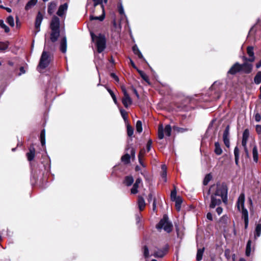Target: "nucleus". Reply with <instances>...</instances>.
<instances>
[{
  "instance_id": "c756f323",
  "label": "nucleus",
  "mask_w": 261,
  "mask_h": 261,
  "mask_svg": "<svg viewBox=\"0 0 261 261\" xmlns=\"http://www.w3.org/2000/svg\"><path fill=\"white\" fill-rule=\"evenodd\" d=\"M40 141L41 145L43 146L45 144V131L43 129L41 130L40 133Z\"/></svg>"
},
{
  "instance_id": "e2e57ef3",
  "label": "nucleus",
  "mask_w": 261,
  "mask_h": 261,
  "mask_svg": "<svg viewBox=\"0 0 261 261\" xmlns=\"http://www.w3.org/2000/svg\"><path fill=\"white\" fill-rule=\"evenodd\" d=\"M206 218L210 221L213 220V216L211 213H208L206 215Z\"/></svg>"
},
{
  "instance_id": "a878e982",
  "label": "nucleus",
  "mask_w": 261,
  "mask_h": 261,
  "mask_svg": "<svg viewBox=\"0 0 261 261\" xmlns=\"http://www.w3.org/2000/svg\"><path fill=\"white\" fill-rule=\"evenodd\" d=\"M134 182V178L132 176H127L125 177L124 183L127 186H130Z\"/></svg>"
},
{
  "instance_id": "ddd939ff",
  "label": "nucleus",
  "mask_w": 261,
  "mask_h": 261,
  "mask_svg": "<svg viewBox=\"0 0 261 261\" xmlns=\"http://www.w3.org/2000/svg\"><path fill=\"white\" fill-rule=\"evenodd\" d=\"M67 8L68 5L67 3L61 5L59 8L57 14L60 17L62 16L66 12Z\"/></svg>"
},
{
  "instance_id": "69168bd1",
  "label": "nucleus",
  "mask_w": 261,
  "mask_h": 261,
  "mask_svg": "<svg viewBox=\"0 0 261 261\" xmlns=\"http://www.w3.org/2000/svg\"><path fill=\"white\" fill-rule=\"evenodd\" d=\"M174 129L177 130L178 132H184L185 130V129H184L182 128H179L177 127H174Z\"/></svg>"
},
{
  "instance_id": "6ab92c4d",
  "label": "nucleus",
  "mask_w": 261,
  "mask_h": 261,
  "mask_svg": "<svg viewBox=\"0 0 261 261\" xmlns=\"http://www.w3.org/2000/svg\"><path fill=\"white\" fill-rule=\"evenodd\" d=\"M35 154V149L34 147H31L29 150V152L27 153V156L28 160L29 161H32L34 157Z\"/></svg>"
},
{
  "instance_id": "774afa93",
  "label": "nucleus",
  "mask_w": 261,
  "mask_h": 261,
  "mask_svg": "<svg viewBox=\"0 0 261 261\" xmlns=\"http://www.w3.org/2000/svg\"><path fill=\"white\" fill-rule=\"evenodd\" d=\"M261 66V61L256 64V67L259 68Z\"/></svg>"
},
{
  "instance_id": "6e6d98bb",
  "label": "nucleus",
  "mask_w": 261,
  "mask_h": 261,
  "mask_svg": "<svg viewBox=\"0 0 261 261\" xmlns=\"http://www.w3.org/2000/svg\"><path fill=\"white\" fill-rule=\"evenodd\" d=\"M225 145L229 148L230 146L229 138L223 139Z\"/></svg>"
},
{
  "instance_id": "f8f14e48",
  "label": "nucleus",
  "mask_w": 261,
  "mask_h": 261,
  "mask_svg": "<svg viewBox=\"0 0 261 261\" xmlns=\"http://www.w3.org/2000/svg\"><path fill=\"white\" fill-rule=\"evenodd\" d=\"M100 10L102 12L101 15L99 16H94L93 15H90V19L91 20H96L101 21L104 19L105 17L104 6H101Z\"/></svg>"
},
{
  "instance_id": "09e8293b",
  "label": "nucleus",
  "mask_w": 261,
  "mask_h": 261,
  "mask_svg": "<svg viewBox=\"0 0 261 261\" xmlns=\"http://www.w3.org/2000/svg\"><path fill=\"white\" fill-rule=\"evenodd\" d=\"M177 197L176 196V190L175 187H174V189L173 190H172L171 192V199L173 201L174 200L176 199Z\"/></svg>"
},
{
  "instance_id": "37998d69",
  "label": "nucleus",
  "mask_w": 261,
  "mask_h": 261,
  "mask_svg": "<svg viewBox=\"0 0 261 261\" xmlns=\"http://www.w3.org/2000/svg\"><path fill=\"white\" fill-rule=\"evenodd\" d=\"M27 69L28 65L27 64L24 65L23 66L20 67L19 68V72L18 74V75H21V74L25 73Z\"/></svg>"
},
{
  "instance_id": "79ce46f5",
  "label": "nucleus",
  "mask_w": 261,
  "mask_h": 261,
  "mask_svg": "<svg viewBox=\"0 0 261 261\" xmlns=\"http://www.w3.org/2000/svg\"><path fill=\"white\" fill-rule=\"evenodd\" d=\"M138 72L141 77L147 83H149V79L148 76L142 71L138 70Z\"/></svg>"
},
{
  "instance_id": "6e6552de",
  "label": "nucleus",
  "mask_w": 261,
  "mask_h": 261,
  "mask_svg": "<svg viewBox=\"0 0 261 261\" xmlns=\"http://www.w3.org/2000/svg\"><path fill=\"white\" fill-rule=\"evenodd\" d=\"M240 67L241 71L246 74H249L252 70L253 65L250 63L244 62L243 64H240Z\"/></svg>"
},
{
  "instance_id": "052dcab7",
  "label": "nucleus",
  "mask_w": 261,
  "mask_h": 261,
  "mask_svg": "<svg viewBox=\"0 0 261 261\" xmlns=\"http://www.w3.org/2000/svg\"><path fill=\"white\" fill-rule=\"evenodd\" d=\"M216 212L217 213V214L220 215L222 214V212H223V209L221 207H218L217 208H216Z\"/></svg>"
},
{
  "instance_id": "72a5a7b5",
  "label": "nucleus",
  "mask_w": 261,
  "mask_h": 261,
  "mask_svg": "<svg viewBox=\"0 0 261 261\" xmlns=\"http://www.w3.org/2000/svg\"><path fill=\"white\" fill-rule=\"evenodd\" d=\"M94 3V7H96L98 5H100V8L101 9V6H103V2L106 4L108 2V0H93Z\"/></svg>"
},
{
  "instance_id": "58836bf2",
  "label": "nucleus",
  "mask_w": 261,
  "mask_h": 261,
  "mask_svg": "<svg viewBox=\"0 0 261 261\" xmlns=\"http://www.w3.org/2000/svg\"><path fill=\"white\" fill-rule=\"evenodd\" d=\"M229 138V126H227L225 128L223 134V139Z\"/></svg>"
},
{
  "instance_id": "393cba45",
  "label": "nucleus",
  "mask_w": 261,
  "mask_h": 261,
  "mask_svg": "<svg viewBox=\"0 0 261 261\" xmlns=\"http://www.w3.org/2000/svg\"><path fill=\"white\" fill-rule=\"evenodd\" d=\"M173 201L175 202V207L177 211L180 210L181 204L182 202V198L180 196H177L176 199L174 200Z\"/></svg>"
},
{
  "instance_id": "dca6fc26",
  "label": "nucleus",
  "mask_w": 261,
  "mask_h": 261,
  "mask_svg": "<svg viewBox=\"0 0 261 261\" xmlns=\"http://www.w3.org/2000/svg\"><path fill=\"white\" fill-rule=\"evenodd\" d=\"M60 35V31L59 30H51L50 33V40L52 42H56Z\"/></svg>"
},
{
  "instance_id": "5701e85b",
  "label": "nucleus",
  "mask_w": 261,
  "mask_h": 261,
  "mask_svg": "<svg viewBox=\"0 0 261 261\" xmlns=\"http://www.w3.org/2000/svg\"><path fill=\"white\" fill-rule=\"evenodd\" d=\"M214 152L217 155H220L222 153V149L220 146V145L218 142L215 143V149Z\"/></svg>"
},
{
  "instance_id": "bb28decb",
  "label": "nucleus",
  "mask_w": 261,
  "mask_h": 261,
  "mask_svg": "<svg viewBox=\"0 0 261 261\" xmlns=\"http://www.w3.org/2000/svg\"><path fill=\"white\" fill-rule=\"evenodd\" d=\"M57 6L56 3L55 2L50 3L47 9L48 13L51 14L54 13L55 9Z\"/></svg>"
},
{
  "instance_id": "e433bc0d",
  "label": "nucleus",
  "mask_w": 261,
  "mask_h": 261,
  "mask_svg": "<svg viewBox=\"0 0 261 261\" xmlns=\"http://www.w3.org/2000/svg\"><path fill=\"white\" fill-rule=\"evenodd\" d=\"M118 10L120 15L124 16L125 17H126L124 13V9L121 3L118 4Z\"/></svg>"
},
{
  "instance_id": "49530a36",
  "label": "nucleus",
  "mask_w": 261,
  "mask_h": 261,
  "mask_svg": "<svg viewBox=\"0 0 261 261\" xmlns=\"http://www.w3.org/2000/svg\"><path fill=\"white\" fill-rule=\"evenodd\" d=\"M7 22L11 27L14 26V22L13 17L11 16H9L7 19Z\"/></svg>"
},
{
  "instance_id": "f257e3e1",
  "label": "nucleus",
  "mask_w": 261,
  "mask_h": 261,
  "mask_svg": "<svg viewBox=\"0 0 261 261\" xmlns=\"http://www.w3.org/2000/svg\"><path fill=\"white\" fill-rule=\"evenodd\" d=\"M211 192H212L210 204L211 208H214L216 206L220 205L222 201L224 203H227L228 188L225 182H219L216 185L211 186L208 191V194H210Z\"/></svg>"
},
{
  "instance_id": "7c9ffc66",
  "label": "nucleus",
  "mask_w": 261,
  "mask_h": 261,
  "mask_svg": "<svg viewBox=\"0 0 261 261\" xmlns=\"http://www.w3.org/2000/svg\"><path fill=\"white\" fill-rule=\"evenodd\" d=\"M234 155L235 159V163L236 165H238L239 160V149L237 146L234 148Z\"/></svg>"
},
{
  "instance_id": "2eb2a0df",
  "label": "nucleus",
  "mask_w": 261,
  "mask_h": 261,
  "mask_svg": "<svg viewBox=\"0 0 261 261\" xmlns=\"http://www.w3.org/2000/svg\"><path fill=\"white\" fill-rule=\"evenodd\" d=\"M142 180L140 178H138L134 184L132 188L131 189V193L133 194H136L138 193V189L139 188V185L141 184Z\"/></svg>"
},
{
  "instance_id": "20e7f679",
  "label": "nucleus",
  "mask_w": 261,
  "mask_h": 261,
  "mask_svg": "<svg viewBox=\"0 0 261 261\" xmlns=\"http://www.w3.org/2000/svg\"><path fill=\"white\" fill-rule=\"evenodd\" d=\"M46 48L45 45L44 49ZM50 54L44 49L40 59L39 64L37 66V70L41 72V70L46 68L50 62Z\"/></svg>"
},
{
  "instance_id": "0eeeda50",
  "label": "nucleus",
  "mask_w": 261,
  "mask_h": 261,
  "mask_svg": "<svg viewBox=\"0 0 261 261\" xmlns=\"http://www.w3.org/2000/svg\"><path fill=\"white\" fill-rule=\"evenodd\" d=\"M43 19V16L40 12H39L37 15L36 20H35V28L36 29V32L35 34L36 35L37 33H38L40 29V25L41 24L42 21Z\"/></svg>"
},
{
  "instance_id": "f03ea898",
  "label": "nucleus",
  "mask_w": 261,
  "mask_h": 261,
  "mask_svg": "<svg viewBox=\"0 0 261 261\" xmlns=\"http://www.w3.org/2000/svg\"><path fill=\"white\" fill-rule=\"evenodd\" d=\"M245 203V194L242 193L238 197L237 206L238 211L241 212L242 215V218L244 219L245 223V228L246 229L248 227L249 220H248V212L246 208L244 206Z\"/></svg>"
},
{
  "instance_id": "13d9d810",
  "label": "nucleus",
  "mask_w": 261,
  "mask_h": 261,
  "mask_svg": "<svg viewBox=\"0 0 261 261\" xmlns=\"http://www.w3.org/2000/svg\"><path fill=\"white\" fill-rule=\"evenodd\" d=\"M111 76L117 82H119V80L118 77L114 73H111Z\"/></svg>"
},
{
  "instance_id": "a18cd8bd",
  "label": "nucleus",
  "mask_w": 261,
  "mask_h": 261,
  "mask_svg": "<svg viewBox=\"0 0 261 261\" xmlns=\"http://www.w3.org/2000/svg\"><path fill=\"white\" fill-rule=\"evenodd\" d=\"M0 27L5 30V32L8 33L10 30L8 27H7L4 22L3 20H0Z\"/></svg>"
},
{
  "instance_id": "f704fd0d",
  "label": "nucleus",
  "mask_w": 261,
  "mask_h": 261,
  "mask_svg": "<svg viewBox=\"0 0 261 261\" xmlns=\"http://www.w3.org/2000/svg\"><path fill=\"white\" fill-rule=\"evenodd\" d=\"M254 83L259 84L261 83V71H258L254 78Z\"/></svg>"
},
{
  "instance_id": "ea45409f",
  "label": "nucleus",
  "mask_w": 261,
  "mask_h": 261,
  "mask_svg": "<svg viewBox=\"0 0 261 261\" xmlns=\"http://www.w3.org/2000/svg\"><path fill=\"white\" fill-rule=\"evenodd\" d=\"M121 161L125 164H127L130 161V155L126 153L121 157Z\"/></svg>"
},
{
  "instance_id": "7ed1b4c3",
  "label": "nucleus",
  "mask_w": 261,
  "mask_h": 261,
  "mask_svg": "<svg viewBox=\"0 0 261 261\" xmlns=\"http://www.w3.org/2000/svg\"><path fill=\"white\" fill-rule=\"evenodd\" d=\"M90 35L92 41L95 43L97 47V51L99 53L102 52L106 47V40L105 36L101 34H94L93 32H90Z\"/></svg>"
},
{
  "instance_id": "a19ab883",
  "label": "nucleus",
  "mask_w": 261,
  "mask_h": 261,
  "mask_svg": "<svg viewBox=\"0 0 261 261\" xmlns=\"http://www.w3.org/2000/svg\"><path fill=\"white\" fill-rule=\"evenodd\" d=\"M136 130L139 133H140L142 132V122L140 120H138L137 121Z\"/></svg>"
},
{
  "instance_id": "c85d7f7f",
  "label": "nucleus",
  "mask_w": 261,
  "mask_h": 261,
  "mask_svg": "<svg viewBox=\"0 0 261 261\" xmlns=\"http://www.w3.org/2000/svg\"><path fill=\"white\" fill-rule=\"evenodd\" d=\"M37 3V0H30L27 4L25 9L28 10L34 7Z\"/></svg>"
},
{
  "instance_id": "864d4df0",
  "label": "nucleus",
  "mask_w": 261,
  "mask_h": 261,
  "mask_svg": "<svg viewBox=\"0 0 261 261\" xmlns=\"http://www.w3.org/2000/svg\"><path fill=\"white\" fill-rule=\"evenodd\" d=\"M120 113L122 117H123L124 121H126L127 119V113L124 110H120Z\"/></svg>"
},
{
  "instance_id": "39448f33",
  "label": "nucleus",
  "mask_w": 261,
  "mask_h": 261,
  "mask_svg": "<svg viewBox=\"0 0 261 261\" xmlns=\"http://www.w3.org/2000/svg\"><path fill=\"white\" fill-rule=\"evenodd\" d=\"M156 228L158 230L163 229L165 231L169 233L172 230V224L169 221L167 216H164L156 225Z\"/></svg>"
},
{
  "instance_id": "bf43d9fd",
  "label": "nucleus",
  "mask_w": 261,
  "mask_h": 261,
  "mask_svg": "<svg viewBox=\"0 0 261 261\" xmlns=\"http://www.w3.org/2000/svg\"><path fill=\"white\" fill-rule=\"evenodd\" d=\"M256 131L258 134H261V125H257L256 126Z\"/></svg>"
},
{
  "instance_id": "2f4dec72",
  "label": "nucleus",
  "mask_w": 261,
  "mask_h": 261,
  "mask_svg": "<svg viewBox=\"0 0 261 261\" xmlns=\"http://www.w3.org/2000/svg\"><path fill=\"white\" fill-rule=\"evenodd\" d=\"M251 241L249 240L247 243L246 248V255L247 256H249L251 253Z\"/></svg>"
},
{
  "instance_id": "c9c22d12",
  "label": "nucleus",
  "mask_w": 261,
  "mask_h": 261,
  "mask_svg": "<svg viewBox=\"0 0 261 261\" xmlns=\"http://www.w3.org/2000/svg\"><path fill=\"white\" fill-rule=\"evenodd\" d=\"M162 177L164 179L165 181H166V176H167V167L165 165H162Z\"/></svg>"
},
{
  "instance_id": "4be33fe9",
  "label": "nucleus",
  "mask_w": 261,
  "mask_h": 261,
  "mask_svg": "<svg viewBox=\"0 0 261 261\" xmlns=\"http://www.w3.org/2000/svg\"><path fill=\"white\" fill-rule=\"evenodd\" d=\"M261 234V223H258L256 225L255 231L254 232V238L256 239L257 238L260 237Z\"/></svg>"
},
{
  "instance_id": "1a4fd4ad",
  "label": "nucleus",
  "mask_w": 261,
  "mask_h": 261,
  "mask_svg": "<svg viewBox=\"0 0 261 261\" xmlns=\"http://www.w3.org/2000/svg\"><path fill=\"white\" fill-rule=\"evenodd\" d=\"M60 20L57 16H54L51 19L50 23L51 30H59Z\"/></svg>"
},
{
  "instance_id": "4468645a",
  "label": "nucleus",
  "mask_w": 261,
  "mask_h": 261,
  "mask_svg": "<svg viewBox=\"0 0 261 261\" xmlns=\"http://www.w3.org/2000/svg\"><path fill=\"white\" fill-rule=\"evenodd\" d=\"M122 102L125 108H127L129 106L132 105V100L128 94L124 95L122 99Z\"/></svg>"
},
{
  "instance_id": "9b49d317",
  "label": "nucleus",
  "mask_w": 261,
  "mask_h": 261,
  "mask_svg": "<svg viewBox=\"0 0 261 261\" xmlns=\"http://www.w3.org/2000/svg\"><path fill=\"white\" fill-rule=\"evenodd\" d=\"M166 250L155 248L153 250V255L155 257H162L166 254Z\"/></svg>"
},
{
  "instance_id": "cd10ccee",
  "label": "nucleus",
  "mask_w": 261,
  "mask_h": 261,
  "mask_svg": "<svg viewBox=\"0 0 261 261\" xmlns=\"http://www.w3.org/2000/svg\"><path fill=\"white\" fill-rule=\"evenodd\" d=\"M252 153L253 161L256 163L258 161V151L257 147L255 145H254L253 147Z\"/></svg>"
},
{
  "instance_id": "de8ad7c7",
  "label": "nucleus",
  "mask_w": 261,
  "mask_h": 261,
  "mask_svg": "<svg viewBox=\"0 0 261 261\" xmlns=\"http://www.w3.org/2000/svg\"><path fill=\"white\" fill-rule=\"evenodd\" d=\"M107 89L108 92L110 93V94L112 96V98H113L114 102H115V103L116 104L117 103V99H116V96L114 94V92L110 89H109L108 88H107Z\"/></svg>"
},
{
  "instance_id": "0e129e2a",
  "label": "nucleus",
  "mask_w": 261,
  "mask_h": 261,
  "mask_svg": "<svg viewBox=\"0 0 261 261\" xmlns=\"http://www.w3.org/2000/svg\"><path fill=\"white\" fill-rule=\"evenodd\" d=\"M247 140H248L242 139V146L244 147V148L247 147L246 145H247Z\"/></svg>"
},
{
  "instance_id": "603ef678",
  "label": "nucleus",
  "mask_w": 261,
  "mask_h": 261,
  "mask_svg": "<svg viewBox=\"0 0 261 261\" xmlns=\"http://www.w3.org/2000/svg\"><path fill=\"white\" fill-rule=\"evenodd\" d=\"M8 47L6 43L0 42V50H4Z\"/></svg>"
},
{
  "instance_id": "4d7b16f0",
  "label": "nucleus",
  "mask_w": 261,
  "mask_h": 261,
  "mask_svg": "<svg viewBox=\"0 0 261 261\" xmlns=\"http://www.w3.org/2000/svg\"><path fill=\"white\" fill-rule=\"evenodd\" d=\"M151 145H152V141L151 140H149L147 142V146H146V149H147V151L148 152H149L150 151V150L151 149Z\"/></svg>"
},
{
  "instance_id": "b1692460",
  "label": "nucleus",
  "mask_w": 261,
  "mask_h": 261,
  "mask_svg": "<svg viewBox=\"0 0 261 261\" xmlns=\"http://www.w3.org/2000/svg\"><path fill=\"white\" fill-rule=\"evenodd\" d=\"M204 248L203 247L202 248H198L197 249V254H196V260L200 261L202 258L203 254L204 252Z\"/></svg>"
},
{
  "instance_id": "8fccbe9b",
  "label": "nucleus",
  "mask_w": 261,
  "mask_h": 261,
  "mask_svg": "<svg viewBox=\"0 0 261 261\" xmlns=\"http://www.w3.org/2000/svg\"><path fill=\"white\" fill-rule=\"evenodd\" d=\"M249 135V131L248 129H246L243 132L242 139L248 140Z\"/></svg>"
},
{
  "instance_id": "423d86ee",
  "label": "nucleus",
  "mask_w": 261,
  "mask_h": 261,
  "mask_svg": "<svg viewBox=\"0 0 261 261\" xmlns=\"http://www.w3.org/2000/svg\"><path fill=\"white\" fill-rule=\"evenodd\" d=\"M171 126L169 124L166 125L164 128L162 125H160L158 128L159 139L161 140L163 139L164 137V133L166 136L170 137L171 135Z\"/></svg>"
},
{
  "instance_id": "aec40b11",
  "label": "nucleus",
  "mask_w": 261,
  "mask_h": 261,
  "mask_svg": "<svg viewBox=\"0 0 261 261\" xmlns=\"http://www.w3.org/2000/svg\"><path fill=\"white\" fill-rule=\"evenodd\" d=\"M138 204L140 211H142L145 207V203L144 198L141 196L138 197Z\"/></svg>"
},
{
  "instance_id": "3c124183",
  "label": "nucleus",
  "mask_w": 261,
  "mask_h": 261,
  "mask_svg": "<svg viewBox=\"0 0 261 261\" xmlns=\"http://www.w3.org/2000/svg\"><path fill=\"white\" fill-rule=\"evenodd\" d=\"M143 253L145 257H148L149 256V250L146 246H144L143 247Z\"/></svg>"
},
{
  "instance_id": "473e14b6",
  "label": "nucleus",
  "mask_w": 261,
  "mask_h": 261,
  "mask_svg": "<svg viewBox=\"0 0 261 261\" xmlns=\"http://www.w3.org/2000/svg\"><path fill=\"white\" fill-rule=\"evenodd\" d=\"M148 200L149 202H150L152 200H153V210L155 211L156 208V203L155 198L153 197L152 193H150L148 195Z\"/></svg>"
},
{
  "instance_id": "c03bdc74",
  "label": "nucleus",
  "mask_w": 261,
  "mask_h": 261,
  "mask_svg": "<svg viewBox=\"0 0 261 261\" xmlns=\"http://www.w3.org/2000/svg\"><path fill=\"white\" fill-rule=\"evenodd\" d=\"M127 133L129 137H132L134 134V129L129 124L127 125Z\"/></svg>"
},
{
  "instance_id": "338daca9",
  "label": "nucleus",
  "mask_w": 261,
  "mask_h": 261,
  "mask_svg": "<svg viewBox=\"0 0 261 261\" xmlns=\"http://www.w3.org/2000/svg\"><path fill=\"white\" fill-rule=\"evenodd\" d=\"M244 151H245L246 156L248 158L249 156V152H248V150L247 147L244 148Z\"/></svg>"
},
{
  "instance_id": "9d476101",
  "label": "nucleus",
  "mask_w": 261,
  "mask_h": 261,
  "mask_svg": "<svg viewBox=\"0 0 261 261\" xmlns=\"http://www.w3.org/2000/svg\"><path fill=\"white\" fill-rule=\"evenodd\" d=\"M240 64L237 62L228 71V74H235L236 73L241 71Z\"/></svg>"
},
{
  "instance_id": "f3484780",
  "label": "nucleus",
  "mask_w": 261,
  "mask_h": 261,
  "mask_svg": "<svg viewBox=\"0 0 261 261\" xmlns=\"http://www.w3.org/2000/svg\"><path fill=\"white\" fill-rule=\"evenodd\" d=\"M247 52L250 58L248 59V61L252 62L255 60L254 56L253 47L252 46H248L247 48Z\"/></svg>"
},
{
  "instance_id": "412c9836",
  "label": "nucleus",
  "mask_w": 261,
  "mask_h": 261,
  "mask_svg": "<svg viewBox=\"0 0 261 261\" xmlns=\"http://www.w3.org/2000/svg\"><path fill=\"white\" fill-rule=\"evenodd\" d=\"M133 51L135 55L138 56L139 59L145 60V59L144 58L142 54H141V51H140L138 46L136 45L133 46Z\"/></svg>"
},
{
  "instance_id": "5fc2aeb1",
  "label": "nucleus",
  "mask_w": 261,
  "mask_h": 261,
  "mask_svg": "<svg viewBox=\"0 0 261 261\" xmlns=\"http://www.w3.org/2000/svg\"><path fill=\"white\" fill-rule=\"evenodd\" d=\"M254 118L256 122H259L261 120V116L258 113H256L254 115Z\"/></svg>"
},
{
  "instance_id": "4c0bfd02",
  "label": "nucleus",
  "mask_w": 261,
  "mask_h": 261,
  "mask_svg": "<svg viewBox=\"0 0 261 261\" xmlns=\"http://www.w3.org/2000/svg\"><path fill=\"white\" fill-rule=\"evenodd\" d=\"M212 176L211 175V174H207L205 175L204 178V180H203V184L204 185L206 186L208 184V183L209 182V181L212 179Z\"/></svg>"
},
{
  "instance_id": "680f3d73",
  "label": "nucleus",
  "mask_w": 261,
  "mask_h": 261,
  "mask_svg": "<svg viewBox=\"0 0 261 261\" xmlns=\"http://www.w3.org/2000/svg\"><path fill=\"white\" fill-rule=\"evenodd\" d=\"M121 90H122V91L124 95L128 94V93L127 92V91H126V88H125L124 86H121Z\"/></svg>"
},
{
  "instance_id": "a211bd4d",
  "label": "nucleus",
  "mask_w": 261,
  "mask_h": 261,
  "mask_svg": "<svg viewBox=\"0 0 261 261\" xmlns=\"http://www.w3.org/2000/svg\"><path fill=\"white\" fill-rule=\"evenodd\" d=\"M67 49V40L66 37H64L60 42V49L63 53H65Z\"/></svg>"
}]
</instances>
